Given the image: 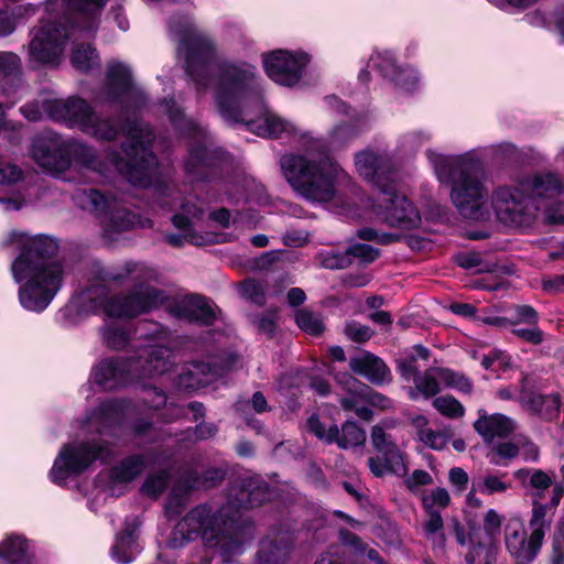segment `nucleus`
Returning a JSON list of instances; mask_svg holds the SVG:
<instances>
[{"instance_id": "nucleus-46", "label": "nucleus", "mask_w": 564, "mask_h": 564, "mask_svg": "<svg viewBox=\"0 0 564 564\" xmlns=\"http://www.w3.org/2000/svg\"><path fill=\"white\" fill-rule=\"evenodd\" d=\"M433 406L449 419L462 417L465 413L463 404L452 395H442L433 400Z\"/></svg>"}, {"instance_id": "nucleus-61", "label": "nucleus", "mask_w": 564, "mask_h": 564, "mask_svg": "<svg viewBox=\"0 0 564 564\" xmlns=\"http://www.w3.org/2000/svg\"><path fill=\"white\" fill-rule=\"evenodd\" d=\"M167 482V474L165 471H161L155 475L149 476L143 484V491L152 497H156L160 495L166 487Z\"/></svg>"}, {"instance_id": "nucleus-37", "label": "nucleus", "mask_w": 564, "mask_h": 564, "mask_svg": "<svg viewBox=\"0 0 564 564\" xmlns=\"http://www.w3.org/2000/svg\"><path fill=\"white\" fill-rule=\"evenodd\" d=\"M366 441V433L355 422L347 421L343 424L341 431L338 430V436L335 443L341 448H349L362 445Z\"/></svg>"}, {"instance_id": "nucleus-52", "label": "nucleus", "mask_w": 564, "mask_h": 564, "mask_svg": "<svg viewBox=\"0 0 564 564\" xmlns=\"http://www.w3.org/2000/svg\"><path fill=\"white\" fill-rule=\"evenodd\" d=\"M279 318V311L272 310L252 318V324L257 327L260 333L268 336H272L276 329V323Z\"/></svg>"}, {"instance_id": "nucleus-2", "label": "nucleus", "mask_w": 564, "mask_h": 564, "mask_svg": "<svg viewBox=\"0 0 564 564\" xmlns=\"http://www.w3.org/2000/svg\"><path fill=\"white\" fill-rule=\"evenodd\" d=\"M126 137L122 144L124 156L116 151L109 152L108 163L101 162L91 147L56 135L36 138L32 143L31 156L41 167L52 173L64 172L72 163H76L105 176L112 170L117 171L131 184L144 187L150 184L156 166V159L149 150L153 140L152 132L145 123L134 121L127 126Z\"/></svg>"}, {"instance_id": "nucleus-32", "label": "nucleus", "mask_w": 564, "mask_h": 564, "mask_svg": "<svg viewBox=\"0 0 564 564\" xmlns=\"http://www.w3.org/2000/svg\"><path fill=\"white\" fill-rule=\"evenodd\" d=\"M427 517L422 522L423 536L431 543L433 549L444 550L446 545V535L444 532V521L440 511L426 512Z\"/></svg>"}, {"instance_id": "nucleus-44", "label": "nucleus", "mask_w": 564, "mask_h": 564, "mask_svg": "<svg viewBox=\"0 0 564 564\" xmlns=\"http://www.w3.org/2000/svg\"><path fill=\"white\" fill-rule=\"evenodd\" d=\"M21 73V58L13 52H0V83L13 80Z\"/></svg>"}, {"instance_id": "nucleus-24", "label": "nucleus", "mask_w": 564, "mask_h": 564, "mask_svg": "<svg viewBox=\"0 0 564 564\" xmlns=\"http://www.w3.org/2000/svg\"><path fill=\"white\" fill-rule=\"evenodd\" d=\"M74 22L88 32L97 30L101 12L108 0H67Z\"/></svg>"}, {"instance_id": "nucleus-13", "label": "nucleus", "mask_w": 564, "mask_h": 564, "mask_svg": "<svg viewBox=\"0 0 564 564\" xmlns=\"http://www.w3.org/2000/svg\"><path fill=\"white\" fill-rule=\"evenodd\" d=\"M110 455L108 448L90 443L66 444L61 449L51 469V479L63 484L70 475L80 474L95 459H106Z\"/></svg>"}, {"instance_id": "nucleus-4", "label": "nucleus", "mask_w": 564, "mask_h": 564, "mask_svg": "<svg viewBox=\"0 0 564 564\" xmlns=\"http://www.w3.org/2000/svg\"><path fill=\"white\" fill-rule=\"evenodd\" d=\"M178 536L182 541L200 536L207 546L218 551L223 562H230L245 551L252 538V525L241 518L232 502L216 510L199 505L177 523L169 542L172 547L182 545Z\"/></svg>"}, {"instance_id": "nucleus-19", "label": "nucleus", "mask_w": 564, "mask_h": 564, "mask_svg": "<svg viewBox=\"0 0 564 564\" xmlns=\"http://www.w3.org/2000/svg\"><path fill=\"white\" fill-rule=\"evenodd\" d=\"M392 426L393 423L388 422H381L375 425L370 435L371 444L375 449L384 457V460H387L390 466L391 473L398 476H404L406 473V465L403 454L395 444L392 435L388 433V430Z\"/></svg>"}, {"instance_id": "nucleus-63", "label": "nucleus", "mask_w": 564, "mask_h": 564, "mask_svg": "<svg viewBox=\"0 0 564 564\" xmlns=\"http://www.w3.org/2000/svg\"><path fill=\"white\" fill-rule=\"evenodd\" d=\"M529 326L527 328L513 326L512 334L529 344H541L544 340V333L538 327V324Z\"/></svg>"}, {"instance_id": "nucleus-23", "label": "nucleus", "mask_w": 564, "mask_h": 564, "mask_svg": "<svg viewBox=\"0 0 564 564\" xmlns=\"http://www.w3.org/2000/svg\"><path fill=\"white\" fill-rule=\"evenodd\" d=\"M478 413L474 429L486 443H491L496 437H507L517 427L514 420L505 414H488L485 410H479Z\"/></svg>"}, {"instance_id": "nucleus-28", "label": "nucleus", "mask_w": 564, "mask_h": 564, "mask_svg": "<svg viewBox=\"0 0 564 564\" xmlns=\"http://www.w3.org/2000/svg\"><path fill=\"white\" fill-rule=\"evenodd\" d=\"M96 30L94 31V33ZM77 33H86L85 31H77ZM93 34V32H87ZM70 63L79 72L86 73L100 66V57L96 50L89 43H78L77 36H74L73 47L70 53Z\"/></svg>"}, {"instance_id": "nucleus-50", "label": "nucleus", "mask_w": 564, "mask_h": 564, "mask_svg": "<svg viewBox=\"0 0 564 564\" xmlns=\"http://www.w3.org/2000/svg\"><path fill=\"white\" fill-rule=\"evenodd\" d=\"M449 503V494L442 487L435 488L429 495L422 497V505L425 512L436 511L435 507L446 508Z\"/></svg>"}, {"instance_id": "nucleus-9", "label": "nucleus", "mask_w": 564, "mask_h": 564, "mask_svg": "<svg viewBox=\"0 0 564 564\" xmlns=\"http://www.w3.org/2000/svg\"><path fill=\"white\" fill-rule=\"evenodd\" d=\"M69 23L70 26L62 22H51L32 29L26 46L29 62L36 65L59 64L68 41L77 31H84L74 22V17Z\"/></svg>"}, {"instance_id": "nucleus-62", "label": "nucleus", "mask_w": 564, "mask_h": 564, "mask_svg": "<svg viewBox=\"0 0 564 564\" xmlns=\"http://www.w3.org/2000/svg\"><path fill=\"white\" fill-rule=\"evenodd\" d=\"M529 484L538 490L534 499L541 500L544 496L543 492L551 487L552 478L542 469H533Z\"/></svg>"}, {"instance_id": "nucleus-54", "label": "nucleus", "mask_w": 564, "mask_h": 564, "mask_svg": "<svg viewBox=\"0 0 564 564\" xmlns=\"http://www.w3.org/2000/svg\"><path fill=\"white\" fill-rule=\"evenodd\" d=\"M240 289L242 295L247 300L258 305H263L265 303L264 288L260 282L248 279L241 283Z\"/></svg>"}, {"instance_id": "nucleus-33", "label": "nucleus", "mask_w": 564, "mask_h": 564, "mask_svg": "<svg viewBox=\"0 0 564 564\" xmlns=\"http://www.w3.org/2000/svg\"><path fill=\"white\" fill-rule=\"evenodd\" d=\"M290 546L291 544L283 540L280 543L270 539L263 540L257 556L258 564L282 563L289 555Z\"/></svg>"}, {"instance_id": "nucleus-64", "label": "nucleus", "mask_w": 564, "mask_h": 564, "mask_svg": "<svg viewBox=\"0 0 564 564\" xmlns=\"http://www.w3.org/2000/svg\"><path fill=\"white\" fill-rule=\"evenodd\" d=\"M503 520V516L500 514L497 510L488 509L482 519L485 532L492 536L498 534L500 532Z\"/></svg>"}, {"instance_id": "nucleus-7", "label": "nucleus", "mask_w": 564, "mask_h": 564, "mask_svg": "<svg viewBox=\"0 0 564 564\" xmlns=\"http://www.w3.org/2000/svg\"><path fill=\"white\" fill-rule=\"evenodd\" d=\"M171 350L163 345H148L138 358L105 360L94 370V380L104 389L124 386L133 379L162 375L171 369Z\"/></svg>"}, {"instance_id": "nucleus-51", "label": "nucleus", "mask_w": 564, "mask_h": 564, "mask_svg": "<svg viewBox=\"0 0 564 564\" xmlns=\"http://www.w3.org/2000/svg\"><path fill=\"white\" fill-rule=\"evenodd\" d=\"M186 376L193 378L195 383H191L189 386H205L210 383L217 376V371L214 370L209 365L204 362H197L193 365V368L188 370Z\"/></svg>"}, {"instance_id": "nucleus-36", "label": "nucleus", "mask_w": 564, "mask_h": 564, "mask_svg": "<svg viewBox=\"0 0 564 564\" xmlns=\"http://www.w3.org/2000/svg\"><path fill=\"white\" fill-rule=\"evenodd\" d=\"M315 261L321 268L327 270H341L348 268L351 264V259L349 258L348 250H321L316 253Z\"/></svg>"}, {"instance_id": "nucleus-10", "label": "nucleus", "mask_w": 564, "mask_h": 564, "mask_svg": "<svg viewBox=\"0 0 564 564\" xmlns=\"http://www.w3.org/2000/svg\"><path fill=\"white\" fill-rule=\"evenodd\" d=\"M94 294L100 299L97 306L102 307L104 312L111 317L132 318L159 307L165 300L162 291L149 286L140 285L127 295H119L111 299L105 297V289L96 288L88 292L89 300H96Z\"/></svg>"}, {"instance_id": "nucleus-56", "label": "nucleus", "mask_w": 564, "mask_h": 564, "mask_svg": "<svg viewBox=\"0 0 564 564\" xmlns=\"http://www.w3.org/2000/svg\"><path fill=\"white\" fill-rule=\"evenodd\" d=\"M349 258H356L361 264H369L379 257V250L366 243H357L347 249Z\"/></svg>"}, {"instance_id": "nucleus-47", "label": "nucleus", "mask_w": 564, "mask_h": 564, "mask_svg": "<svg viewBox=\"0 0 564 564\" xmlns=\"http://www.w3.org/2000/svg\"><path fill=\"white\" fill-rule=\"evenodd\" d=\"M360 129L351 123H341L334 127L328 135V144L332 147H340L357 135H359Z\"/></svg>"}, {"instance_id": "nucleus-21", "label": "nucleus", "mask_w": 564, "mask_h": 564, "mask_svg": "<svg viewBox=\"0 0 564 564\" xmlns=\"http://www.w3.org/2000/svg\"><path fill=\"white\" fill-rule=\"evenodd\" d=\"M350 370L373 384H383L391 381V371L386 362L378 356L362 350L349 359Z\"/></svg>"}, {"instance_id": "nucleus-35", "label": "nucleus", "mask_w": 564, "mask_h": 564, "mask_svg": "<svg viewBox=\"0 0 564 564\" xmlns=\"http://www.w3.org/2000/svg\"><path fill=\"white\" fill-rule=\"evenodd\" d=\"M145 463L143 457L134 455L113 467L111 470V477L116 481L129 482L139 476L143 471Z\"/></svg>"}, {"instance_id": "nucleus-27", "label": "nucleus", "mask_w": 564, "mask_h": 564, "mask_svg": "<svg viewBox=\"0 0 564 564\" xmlns=\"http://www.w3.org/2000/svg\"><path fill=\"white\" fill-rule=\"evenodd\" d=\"M177 315L188 321L210 323L215 318V312L212 305L197 295L183 299L177 305Z\"/></svg>"}, {"instance_id": "nucleus-41", "label": "nucleus", "mask_w": 564, "mask_h": 564, "mask_svg": "<svg viewBox=\"0 0 564 564\" xmlns=\"http://www.w3.org/2000/svg\"><path fill=\"white\" fill-rule=\"evenodd\" d=\"M135 549L133 533L126 532L117 538V542L112 547V557L118 563H129L134 556Z\"/></svg>"}, {"instance_id": "nucleus-17", "label": "nucleus", "mask_w": 564, "mask_h": 564, "mask_svg": "<svg viewBox=\"0 0 564 564\" xmlns=\"http://www.w3.org/2000/svg\"><path fill=\"white\" fill-rule=\"evenodd\" d=\"M355 165L358 174L376 187L375 193L393 183L392 162L386 153L362 150L356 153Z\"/></svg>"}, {"instance_id": "nucleus-60", "label": "nucleus", "mask_w": 564, "mask_h": 564, "mask_svg": "<svg viewBox=\"0 0 564 564\" xmlns=\"http://www.w3.org/2000/svg\"><path fill=\"white\" fill-rule=\"evenodd\" d=\"M513 311L516 315L510 322L512 326H518L519 324L536 325L539 322L538 312L530 305H517Z\"/></svg>"}, {"instance_id": "nucleus-55", "label": "nucleus", "mask_w": 564, "mask_h": 564, "mask_svg": "<svg viewBox=\"0 0 564 564\" xmlns=\"http://www.w3.org/2000/svg\"><path fill=\"white\" fill-rule=\"evenodd\" d=\"M23 177L22 170L14 163L0 159V184L11 185L21 181Z\"/></svg>"}, {"instance_id": "nucleus-11", "label": "nucleus", "mask_w": 564, "mask_h": 564, "mask_svg": "<svg viewBox=\"0 0 564 564\" xmlns=\"http://www.w3.org/2000/svg\"><path fill=\"white\" fill-rule=\"evenodd\" d=\"M490 206L499 221L512 227L529 226L540 209V206L529 198L522 183L513 187L496 188L491 194Z\"/></svg>"}, {"instance_id": "nucleus-57", "label": "nucleus", "mask_w": 564, "mask_h": 564, "mask_svg": "<svg viewBox=\"0 0 564 564\" xmlns=\"http://www.w3.org/2000/svg\"><path fill=\"white\" fill-rule=\"evenodd\" d=\"M551 564H564V525H558L551 542Z\"/></svg>"}, {"instance_id": "nucleus-53", "label": "nucleus", "mask_w": 564, "mask_h": 564, "mask_svg": "<svg viewBox=\"0 0 564 564\" xmlns=\"http://www.w3.org/2000/svg\"><path fill=\"white\" fill-rule=\"evenodd\" d=\"M307 426L310 432L327 443H333L338 436L337 425H330L326 429L317 416H311L307 421Z\"/></svg>"}, {"instance_id": "nucleus-58", "label": "nucleus", "mask_w": 564, "mask_h": 564, "mask_svg": "<svg viewBox=\"0 0 564 564\" xmlns=\"http://www.w3.org/2000/svg\"><path fill=\"white\" fill-rule=\"evenodd\" d=\"M344 333L349 339L356 343L368 341L373 335L369 326L361 325L355 321L346 323Z\"/></svg>"}, {"instance_id": "nucleus-5", "label": "nucleus", "mask_w": 564, "mask_h": 564, "mask_svg": "<svg viewBox=\"0 0 564 564\" xmlns=\"http://www.w3.org/2000/svg\"><path fill=\"white\" fill-rule=\"evenodd\" d=\"M437 178L451 184L449 198L458 214L470 220L485 221L490 217L488 189L475 163L466 156H445L427 151Z\"/></svg>"}, {"instance_id": "nucleus-15", "label": "nucleus", "mask_w": 564, "mask_h": 564, "mask_svg": "<svg viewBox=\"0 0 564 564\" xmlns=\"http://www.w3.org/2000/svg\"><path fill=\"white\" fill-rule=\"evenodd\" d=\"M50 116L70 128H78L89 135H105L93 127L96 113L90 105L80 98L70 97L66 100H53L47 107Z\"/></svg>"}, {"instance_id": "nucleus-39", "label": "nucleus", "mask_w": 564, "mask_h": 564, "mask_svg": "<svg viewBox=\"0 0 564 564\" xmlns=\"http://www.w3.org/2000/svg\"><path fill=\"white\" fill-rule=\"evenodd\" d=\"M440 381L451 389H455L462 393L470 394L473 391V382L469 378L460 372L453 371L447 368L437 370Z\"/></svg>"}, {"instance_id": "nucleus-20", "label": "nucleus", "mask_w": 564, "mask_h": 564, "mask_svg": "<svg viewBox=\"0 0 564 564\" xmlns=\"http://www.w3.org/2000/svg\"><path fill=\"white\" fill-rule=\"evenodd\" d=\"M138 94L139 90L132 83L130 67L121 62H111L107 70L105 99L128 102L132 96Z\"/></svg>"}, {"instance_id": "nucleus-26", "label": "nucleus", "mask_w": 564, "mask_h": 564, "mask_svg": "<svg viewBox=\"0 0 564 564\" xmlns=\"http://www.w3.org/2000/svg\"><path fill=\"white\" fill-rule=\"evenodd\" d=\"M522 185L529 198H532L539 206L540 199L552 198L562 189V183L554 174L534 176L532 180L523 182Z\"/></svg>"}, {"instance_id": "nucleus-8", "label": "nucleus", "mask_w": 564, "mask_h": 564, "mask_svg": "<svg viewBox=\"0 0 564 564\" xmlns=\"http://www.w3.org/2000/svg\"><path fill=\"white\" fill-rule=\"evenodd\" d=\"M73 199L75 204L95 215L102 227L105 236L113 238L116 235L130 230L135 226H145L140 218L126 208L117 199L105 196L95 188H78Z\"/></svg>"}, {"instance_id": "nucleus-34", "label": "nucleus", "mask_w": 564, "mask_h": 564, "mask_svg": "<svg viewBox=\"0 0 564 564\" xmlns=\"http://www.w3.org/2000/svg\"><path fill=\"white\" fill-rule=\"evenodd\" d=\"M28 543L21 536H10L0 544V557L8 564H22L25 562Z\"/></svg>"}, {"instance_id": "nucleus-12", "label": "nucleus", "mask_w": 564, "mask_h": 564, "mask_svg": "<svg viewBox=\"0 0 564 564\" xmlns=\"http://www.w3.org/2000/svg\"><path fill=\"white\" fill-rule=\"evenodd\" d=\"M371 207L373 212L390 226L402 229H414L421 224L416 207L394 188L393 183L373 193Z\"/></svg>"}, {"instance_id": "nucleus-3", "label": "nucleus", "mask_w": 564, "mask_h": 564, "mask_svg": "<svg viewBox=\"0 0 564 564\" xmlns=\"http://www.w3.org/2000/svg\"><path fill=\"white\" fill-rule=\"evenodd\" d=\"M12 239L21 248L11 267L14 280L22 283L20 303L29 311L41 312L50 305L64 279V265L54 259L58 246L47 236L13 232Z\"/></svg>"}, {"instance_id": "nucleus-18", "label": "nucleus", "mask_w": 564, "mask_h": 564, "mask_svg": "<svg viewBox=\"0 0 564 564\" xmlns=\"http://www.w3.org/2000/svg\"><path fill=\"white\" fill-rule=\"evenodd\" d=\"M368 68L377 69L384 78L406 91L413 90L419 82L416 72L399 66L390 52H376L369 59Z\"/></svg>"}, {"instance_id": "nucleus-43", "label": "nucleus", "mask_w": 564, "mask_h": 564, "mask_svg": "<svg viewBox=\"0 0 564 564\" xmlns=\"http://www.w3.org/2000/svg\"><path fill=\"white\" fill-rule=\"evenodd\" d=\"M162 106L164 107V111L169 115L171 121L176 127L181 128V122H184V127L188 130V132H193L194 138H196L198 141L205 139V132L193 121L183 117L181 110L176 108L174 100H164Z\"/></svg>"}, {"instance_id": "nucleus-59", "label": "nucleus", "mask_w": 564, "mask_h": 564, "mask_svg": "<svg viewBox=\"0 0 564 564\" xmlns=\"http://www.w3.org/2000/svg\"><path fill=\"white\" fill-rule=\"evenodd\" d=\"M360 397L362 401L381 410H387L392 406V402L389 398L377 391H373L365 384L360 388Z\"/></svg>"}, {"instance_id": "nucleus-30", "label": "nucleus", "mask_w": 564, "mask_h": 564, "mask_svg": "<svg viewBox=\"0 0 564 564\" xmlns=\"http://www.w3.org/2000/svg\"><path fill=\"white\" fill-rule=\"evenodd\" d=\"M414 424L417 430L416 434L420 442L431 449L442 451L453 437V433L449 427H445L442 431H435L429 427L427 419L425 416H417L414 420Z\"/></svg>"}, {"instance_id": "nucleus-16", "label": "nucleus", "mask_w": 564, "mask_h": 564, "mask_svg": "<svg viewBox=\"0 0 564 564\" xmlns=\"http://www.w3.org/2000/svg\"><path fill=\"white\" fill-rule=\"evenodd\" d=\"M183 214L175 215L173 217V224L176 228L182 229V235H166L165 240L173 247L183 246L184 241H187L195 246H205L212 243H218L223 241L220 235L213 232L198 234L193 229L194 220H200L204 215L202 207L193 203H185L183 205Z\"/></svg>"}, {"instance_id": "nucleus-40", "label": "nucleus", "mask_w": 564, "mask_h": 564, "mask_svg": "<svg viewBox=\"0 0 564 564\" xmlns=\"http://www.w3.org/2000/svg\"><path fill=\"white\" fill-rule=\"evenodd\" d=\"M438 369L440 368H430L422 375L419 373L413 380L415 389L426 398L436 395L441 391Z\"/></svg>"}, {"instance_id": "nucleus-22", "label": "nucleus", "mask_w": 564, "mask_h": 564, "mask_svg": "<svg viewBox=\"0 0 564 564\" xmlns=\"http://www.w3.org/2000/svg\"><path fill=\"white\" fill-rule=\"evenodd\" d=\"M505 544L516 562H532L543 543L533 541V535L528 536L522 527H511L506 531Z\"/></svg>"}, {"instance_id": "nucleus-1", "label": "nucleus", "mask_w": 564, "mask_h": 564, "mask_svg": "<svg viewBox=\"0 0 564 564\" xmlns=\"http://www.w3.org/2000/svg\"><path fill=\"white\" fill-rule=\"evenodd\" d=\"M170 31L177 37L178 54L184 55L187 74L199 87H207L205 74L213 69L214 97L220 115L228 121L245 122L248 129L262 138H293L308 150H324L325 142L312 137L293 122L261 109L257 119L248 118L250 104L262 105V89L257 69L246 62H231L217 57L210 39L202 34L188 17H173Z\"/></svg>"}, {"instance_id": "nucleus-48", "label": "nucleus", "mask_w": 564, "mask_h": 564, "mask_svg": "<svg viewBox=\"0 0 564 564\" xmlns=\"http://www.w3.org/2000/svg\"><path fill=\"white\" fill-rule=\"evenodd\" d=\"M101 335L104 343L112 349H120L124 347L129 340L127 332L117 324L104 327L101 329Z\"/></svg>"}, {"instance_id": "nucleus-45", "label": "nucleus", "mask_w": 564, "mask_h": 564, "mask_svg": "<svg viewBox=\"0 0 564 564\" xmlns=\"http://www.w3.org/2000/svg\"><path fill=\"white\" fill-rule=\"evenodd\" d=\"M188 151L189 153L185 162V170L187 174L195 177V175L199 173L200 169H205L210 164L209 156L207 154V147L206 144L198 148L191 145Z\"/></svg>"}, {"instance_id": "nucleus-25", "label": "nucleus", "mask_w": 564, "mask_h": 564, "mask_svg": "<svg viewBox=\"0 0 564 564\" xmlns=\"http://www.w3.org/2000/svg\"><path fill=\"white\" fill-rule=\"evenodd\" d=\"M518 401L528 411L542 414L547 420L558 415L562 403L558 393L538 394L525 391L521 392Z\"/></svg>"}, {"instance_id": "nucleus-14", "label": "nucleus", "mask_w": 564, "mask_h": 564, "mask_svg": "<svg viewBox=\"0 0 564 564\" xmlns=\"http://www.w3.org/2000/svg\"><path fill=\"white\" fill-rule=\"evenodd\" d=\"M308 56L304 53H292L276 50L263 55V67L267 75L282 86L296 85L308 64Z\"/></svg>"}, {"instance_id": "nucleus-6", "label": "nucleus", "mask_w": 564, "mask_h": 564, "mask_svg": "<svg viewBox=\"0 0 564 564\" xmlns=\"http://www.w3.org/2000/svg\"><path fill=\"white\" fill-rule=\"evenodd\" d=\"M280 165L292 188L307 200L326 203L336 195L339 166L326 154H285Z\"/></svg>"}, {"instance_id": "nucleus-31", "label": "nucleus", "mask_w": 564, "mask_h": 564, "mask_svg": "<svg viewBox=\"0 0 564 564\" xmlns=\"http://www.w3.org/2000/svg\"><path fill=\"white\" fill-rule=\"evenodd\" d=\"M554 512L546 503L534 499L532 502L531 518L529 521L530 534L533 535V541H541L543 543L546 531H549Z\"/></svg>"}, {"instance_id": "nucleus-29", "label": "nucleus", "mask_w": 564, "mask_h": 564, "mask_svg": "<svg viewBox=\"0 0 564 564\" xmlns=\"http://www.w3.org/2000/svg\"><path fill=\"white\" fill-rule=\"evenodd\" d=\"M474 489L485 496H506L512 489V482L507 479V474L486 470L474 479Z\"/></svg>"}, {"instance_id": "nucleus-38", "label": "nucleus", "mask_w": 564, "mask_h": 564, "mask_svg": "<svg viewBox=\"0 0 564 564\" xmlns=\"http://www.w3.org/2000/svg\"><path fill=\"white\" fill-rule=\"evenodd\" d=\"M295 323L303 332L312 336H318L325 329L322 317L306 308L295 312Z\"/></svg>"}, {"instance_id": "nucleus-49", "label": "nucleus", "mask_w": 564, "mask_h": 564, "mask_svg": "<svg viewBox=\"0 0 564 564\" xmlns=\"http://www.w3.org/2000/svg\"><path fill=\"white\" fill-rule=\"evenodd\" d=\"M236 409L249 422L250 410L252 409L256 413H263L268 410V403L264 395L258 391L252 394L251 400L237 402Z\"/></svg>"}, {"instance_id": "nucleus-42", "label": "nucleus", "mask_w": 564, "mask_h": 564, "mask_svg": "<svg viewBox=\"0 0 564 564\" xmlns=\"http://www.w3.org/2000/svg\"><path fill=\"white\" fill-rule=\"evenodd\" d=\"M34 14L32 7L20 6L12 11H0V36H8L14 32L17 20L24 15Z\"/></svg>"}]
</instances>
